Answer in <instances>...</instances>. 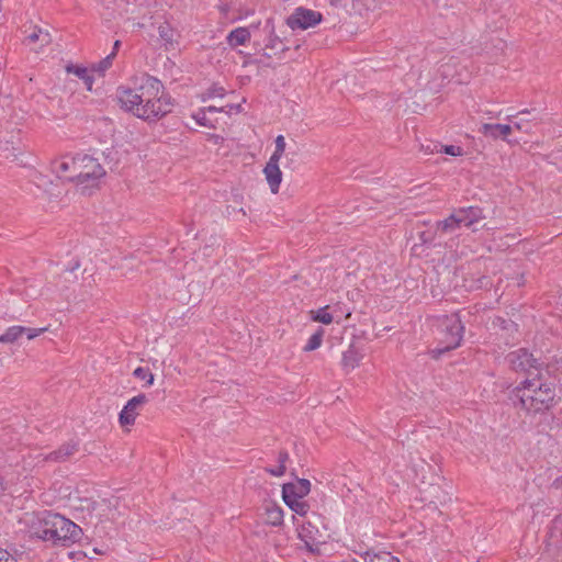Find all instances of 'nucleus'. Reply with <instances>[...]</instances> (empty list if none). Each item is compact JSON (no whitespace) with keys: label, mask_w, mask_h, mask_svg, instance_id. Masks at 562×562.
<instances>
[{"label":"nucleus","mask_w":562,"mask_h":562,"mask_svg":"<svg viewBox=\"0 0 562 562\" xmlns=\"http://www.w3.org/2000/svg\"><path fill=\"white\" fill-rule=\"evenodd\" d=\"M0 562H18V561L8 551L0 550Z\"/></svg>","instance_id":"obj_41"},{"label":"nucleus","mask_w":562,"mask_h":562,"mask_svg":"<svg viewBox=\"0 0 562 562\" xmlns=\"http://www.w3.org/2000/svg\"><path fill=\"white\" fill-rule=\"evenodd\" d=\"M364 562H400L397 558L393 557L390 552L380 551L372 553L367 551L364 553Z\"/></svg>","instance_id":"obj_25"},{"label":"nucleus","mask_w":562,"mask_h":562,"mask_svg":"<svg viewBox=\"0 0 562 562\" xmlns=\"http://www.w3.org/2000/svg\"><path fill=\"white\" fill-rule=\"evenodd\" d=\"M361 359L362 355L355 347L351 346L348 348V350H346L342 353L341 363L344 368L348 370H353L356 367L359 366Z\"/></svg>","instance_id":"obj_21"},{"label":"nucleus","mask_w":562,"mask_h":562,"mask_svg":"<svg viewBox=\"0 0 562 562\" xmlns=\"http://www.w3.org/2000/svg\"><path fill=\"white\" fill-rule=\"evenodd\" d=\"M311 491V482L306 479H299L295 483H286L282 486L283 499L304 498Z\"/></svg>","instance_id":"obj_13"},{"label":"nucleus","mask_w":562,"mask_h":562,"mask_svg":"<svg viewBox=\"0 0 562 562\" xmlns=\"http://www.w3.org/2000/svg\"><path fill=\"white\" fill-rule=\"evenodd\" d=\"M133 375L137 379L145 380L147 385L154 384V374L143 367H138L134 370Z\"/></svg>","instance_id":"obj_33"},{"label":"nucleus","mask_w":562,"mask_h":562,"mask_svg":"<svg viewBox=\"0 0 562 562\" xmlns=\"http://www.w3.org/2000/svg\"><path fill=\"white\" fill-rule=\"evenodd\" d=\"M74 162H76V156H63L52 162V170L59 179L75 182L71 179Z\"/></svg>","instance_id":"obj_15"},{"label":"nucleus","mask_w":562,"mask_h":562,"mask_svg":"<svg viewBox=\"0 0 562 562\" xmlns=\"http://www.w3.org/2000/svg\"><path fill=\"white\" fill-rule=\"evenodd\" d=\"M263 173L272 193H278L282 180V172L279 168V160L270 158L267 162Z\"/></svg>","instance_id":"obj_16"},{"label":"nucleus","mask_w":562,"mask_h":562,"mask_svg":"<svg viewBox=\"0 0 562 562\" xmlns=\"http://www.w3.org/2000/svg\"><path fill=\"white\" fill-rule=\"evenodd\" d=\"M507 361L513 370L524 372H530L533 369L537 373H540L543 366V362L524 348L510 352L507 356Z\"/></svg>","instance_id":"obj_7"},{"label":"nucleus","mask_w":562,"mask_h":562,"mask_svg":"<svg viewBox=\"0 0 562 562\" xmlns=\"http://www.w3.org/2000/svg\"><path fill=\"white\" fill-rule=\"evenodd\" d=\"M514 127L517 130H520L521 126L519 123H515ZM513 125L510 124H494V137L502 136L504 139H506V136L512 132Z\"/></svg>","instance_id":"obj_31"},{"label":"nucleus","mask_w":562,"mask_h":562,"mask_svg":"<svg viewBox=\"0 0 562 562\" xmlns=\"http://www.w3.org/2000/svg\"><path fill=\"white\" fill-rule=\"evenodd\" d=\"M114 57L115 53L109 54L106 57H104L102 60H100L97 65L93 66V70L98 71L99 74H104L112 66Z\"/></svg>","instance_id":"obj_32"},{"label":"nucleus","mask_w":562,"mask_h":562,"mask_svg":"<svg viewBox=\"0 0 562 562\" xmlns=\"http://www.w3.org/2000/svg\"><path fill=\"white\" fill-rule=\"evenodd\" d=\"M120 46H121V41H119V40H117V41H115V42H114V45H113V50H112V53H115V54H116V53H117V50H119V48H120Z\"/></svg>","instance_id":"obj_46"},{"label":"nucleus","mask_w":562,"mask_h":562,"mask_svg":"<svg viewBox=\"0 0 562 562\" xmlns=\"http://www.w3.org/2000/svg\"><path fill=\"white\" fill-rule=\"evenodd\" d=\"M145 98L139 108H136V117L147 122H156L170 113L173 100L164 92V86L155 77H144Z\"/></svg>","instance_id":"obj_3"},{"label":"nucleus","mask_w":562,"mask_h":562,"mask_svg":"<svg viewBox=\"0 0 562 562\" xmlns=\"http://www.w3.org/2000/svg\"><path fill=\"white\" fill-rule=\"evenodd\" d=\"M4 493V486L3 483L0 481V496H2Z\"/></svg>","instance_id":"obj_50"},{"label":"nucleus","mask_w":562,"mask_h":562,"mask_svg":"<svg viewBox=\"0 0 562 562\" xmlns=\"http://www.w3.org/2000/svg\"><path fill=\"white\" fill-rule=\"evenodd\" d=\"M323 335H324L323 328H319L316 333H314L310 337L307 344L305 345L304 351H313V350L317 349L322 345Z\"/></svg>","instance_id":"obj_30"},{"label":"nucleus","mask_w":562,"mask_h":562,"mask_svg":"<svg viewBox=\"0 0 562 562\" xmlns=\"http://www.w3.org/2000/svg\"><path fill=\"white\" fill-rule=\"evenodd\" d=\"M480 217V210L475 207L459 209L448 218L437 222V231L441 233H453L458 228L469 227Z\"/></svg>","instance_id":"obj_6"},{"label":"nucleus","mask_w":562,"mask_h":562,"mask_svg":"<svg viewBox=\"0 0 562 562\" xmlns=\"http://www.w3.org/2000/svg\"><path fill=\"white\" fill-rule=\"evenodd\" d=\"M3 334L5 336L7 344H14L24 335V326H11L7 328Z\"/></svg>","instance_id":"obj_27"},{"label":"nucleus","mask_w":562,"mask_h":562,"mask_svg":"<svg viewBox=\"0 0 562 562\" xmlns=\"http://www.w3.org/2000/svg\"><path fill=\"white\" fill-rule=\"evenodd\" d=\"M78 451V442L70 440L61 445L57 450L46 454L44 461L65 462Z\"/></svg>","instance_id":"obj_17"},{"label":"nucleus","mask_w":562,"mask_h":562,"mask_svg":"<svg viewBox=\"0 0 562 562\" xmlns=\"http://www.w3.org/2000/svg\"><path fill=\"white\" fill-rule=\"evenodd\" d=\"M0 344H7L4 334L0 335Z\"/></svg>","instance_id":"obj_49"},{"label":"nucleus","mask_w":562,"mask_h":562,"mask_svg":"<svg viewBox=\"0 0 562 562\" xmlns=\"http://www.w3.org/2000/svg\"><path fill=\"white\" fill-rule=\"evenodd\" d=\"M555 397L551 383L543 382L541 373L533 379H526L519 385L508 389V398L515 407L537 414L548 411Z\"/></svg>","instance_id":"obj_1"},{"label":"nucleus","mask_w":562,"mask_h":562,"mask_svg":"<svg viewBox=\"0 0 562 562\" xmlns=\"http://www.w3.org/2000/svg\"><path fill=\"white\" fill-rule=\"evenodd\" d=\"M328 306L322 307L317 311H311V317L314 322H319L322 324L328 325L333 322V315L327 312Z\"/></svg>","instance_id":"obj_28"},{"label":"nucleus","mask_w":562,"mask_h":562,"mask_svg":"<svg viewBox=\"0 0 562 562\" xmlns=\"http://www.w3.org/2000/svg\"><path fill=\"white\" fill-rule=\"evenodd\" d=\"M67 72L76 75L82 79L88 87V90L92 89L93 78L89 75L87 68L69 65L66 67Z\"/></svg>","instance_id":"obj_24"},{"label":"nucleus","mask_w":562,"mask_h":562,"mask_svg":"<svg viewBox=\"0 0 562 562\" xmlns=\"http://www.w3.org/2000/svg\"><path fill=\"white\" fill-rule=\"evenodd\" d=\"M482 128L484 130V133L486 134L490 130H492V125L488 123H484L482 125Z\"/></svg>","instance_id":"obj_48"},{"label":"nucleus","mask_w":562,"mask_h":562,"mask_svg":"<svg viewBox=\"0 0 562 562\" xmlns=\"http://www.w3.org/2000/svg\"><path fill=\"white\" fill-rule=\"evenodd\" d=\"M25 42L29 45L40 43V46L44 47L52 42V36L47 31L34 26L33 32L25 37Z\"/></svg>","instance_id":"obj_20"},{"label":"nucleus","mask_w":562,"mask_h":562,"mask_svg":"<svg viewBox=\"0 0 562 562\" xmlns=\"http://www.w3.org/2000/svg\"><path fill=\"white\" fill-rule=\"evenodd\" d=\"M494 326H498L508 337H513L517 333V325L513 321H507L502 317L494 319Z\"/></svg>","instance_id":"obj_29"},{"label":"nucleus","mask_w":562,"mask_h":562,"mask_svg":"<svg viewBox=\"0 0 562 562\" xmlns=\"http://www.w3.org/2000/svg\"><path fill=\"white\" fill-rule=\"evenodd\" d=\"M437 326L441 335V346L431 350L432 358L435 359H438L445 352L459 347L464 333V326L462 325L458 313L439 316L437 318Z\"/></svg>","instance_id":"obj_4"},{"label":"nucleus","mask_w":562,"mask_h":562,"mask_svg":"<svg viewBox=\"0 0 562 562\" xmlns=\"http://www.w3.org/2000/svg\"><path fill=\"white\" fill-rule=\"evenodd\" d=\"M105 176V170L98 161L87 154L76 155V162L72 166L71 179L86 193L87 189L97 188L99 180Z\"/></svg>","instance_id":"obj_5"},{"label":"nucleus","mask_w":562,"mask_h":562,"mask_svg":"<svg viewBox=\"0 0 562 562\" xmlns=\"http://www.w3.org/2000/svg\"><path fill=\"white\" fill-rule=\"evenodd\" d=\"M224 108H225V113H229L232 111H235V112L243 111L241 104H228V105H225Z\"/></svg>","instance_id":"obj_43"},{"label":"nucleus","mask_w":562,"mask_h":562,"mask_svg":"<svg viewBox=\"0 0 562 562\" xmlns=\"http://www.w3.org/2000/svg\"><path fill=\"white\" fill-rule=\"evenodd\" d=\"M458 60L454 57L448 59V61L443 63L439 67V72L445 79H452L456 76H460V72L457 69Z\"/></svg>","instance_id":"obj_23"},{"label":"nucleus","mask_w":562,"mask_h":562,"mask_svg":"<svg viewBox=\"0 0 562 562\" xmlns=\"http://www.w3.org/2000/svg\"><path fill=\"white\" fill-rule=\"evenodd\" d=\"M148 401L149 400L147 395L144 393H140L128 400L119 414V422L121 426L134 425L137 416L139 415V411L145 404L148 403Z\"/></svg>","instance_id":"obj_10"},{"label":"nucleus","mask_w":562,"mask_h":562,"mask_svg":"<svg viewBox=\"0 0 562 562\" xmlns=\"http://www.w3.org/2000/svg\"><path fill=\"white\" fill-rule=\"evenodd\" d=\"M283 501L294 513L300 516H305L310 509V505L303 501V498Z\"/></svg>","instance_id":"obj_26"},{"label":"nucleus","mask_w":562,"mask_h":562,"mask_svg":"<svg viewBox=\"0 0 562 562\" xmlns=\"http://www.w3.org/2000/svg\"><path fill=\"white\" fill-rule=\"evenodd\" d=\"M337 1H338V0H330V3H335V2H337Z\"/></svg>","instance_id":"obj_51"},{"label":"nucleus","mask_w":562,"mask_h":562,"mask_svg":"<svg viewBox=\"0 0 562 562\" xmlns=\"http://www.w3.org/2000/svg\"><path fill=\"white\" fill-rule=\"evenodd\" d=\"M546 541L549 550H562V514L555 516L551 521Z\"/></svg>","instance_id":"obj_14"},{"label":"nucleus","mask_w":562,"mask_h":562,"mask_svg":"<svg viewBox=\"0 0 562 562\" xmlns=\"http://www.w3.org/2000/svg\"><path fill=\"white\" fill-rule=\"evenodd\" d=\"M250 38V29L237 27L227 35V43L232 47L244 45Z\"/></svg>","instance_id":"obj_19"},{"label":"nucleus","mask_w":562,"mask_h":562,"mask_svg":"<svg viewBox=\"0 0 562 562\" xmlns=\"http://www.w3.org/2000/svg\"><path fill=\"white\" fill-rule=\"evenodd\" d=\"M34 533L44 541L68 547L81 538L82 530L74 521L59 514L44 512L38 518V527Z\"/></svg>","instance_id":"obj_2"},{"label":"nucleus","mask_w":562,"mask_h":562,"mask_svg":"<svg viewBox=\"0 0 562 562\" xmlns=\"http://www.w3.org/2000/svg\"><path fill=\"white\" fill-rule=\"evenodd\" d=\"M285 150V139L282 135L277 136L276 138V149L274 153L271 155L270 158H276L277 160H280L281 156L283 155Z\"/></svg>","instance_id":"obj_34"},{"label":"nucleus","mask_w":562,"mask_h":562,"mask_svg":"<svg viewBox=\"0 0 562 562\" xmlns=\"http://www.w3.org/2000/svg\"><path fill=\"white\" fill-rule=\"evenodd\" d=\"M381 8V0H352L351 10L360 16H369Z\"/></svg>","instance_id":"obj_18"},{"label":"nucleus","mask_w":562,"mask_h":562,"mask_svg":"<svg viewBox=\"0 0 562 562\" xmlns=\"http://www.w3.org/2000/svg\"><path fill=\"white\" fill-rule=\"evenodd\" d=\"M144 81L137 89L119 87L116 90V99L121 108L136 116V108H139L145 98Z\"/></svg>","instance_id":"obj_8"},{"label":"nucleus","mask_w":562,"mask_h":562,"mask_svg":"<svg viewBox=\"0 0 562 562\" xmlns=\"http://www.w3.org/2000/svg\"><path fill=\"white\" fill-rule=\"evenodd\" d=\"M321 21L322 14L319 12L300 7L286 19V25L291 30H307L317 25Z\"/></svg>","instance_id":"obj_9"},{"label":"nucleus","mask_w":562,"mask_h":562,"mask_svg":"<svg viewBox=\"0 0 562 562\" xmlns=\"http://www.w3.org/2000/svg\"><path fill=\"white\" fill-rule=\"evenodd\" d=\"M265 31L269 34L268 42L265 44V56L271 57L270 50L273 55L278 53H284L289 49L283 41L274 33V24L272 19H268L265 23Z\"/></svg>","instance_id":"obj_12"},{"label":"nucleus","mask_w":562,"mask_h":562,"mask_svg":"<svg viewBox=\"0 0 562 562\" xmlns=\"http://www.w3.org/2000/svg\"><path fill=\"white\" fill-rule=\"evenodd\" d=\"M299 537L310 552L318 551L322 541V532L311 521L303 522L299 529Z\"/></svg>","instance_id":"obj_11"},{"label":"nucleus","mask_w":562,"mask_h":562,"mask_svg":"<svg viewBox=\"0 0 562 562\" xmlns=\"http://www.w3.org/2000/svg\"><path fill=\"white\" fill-rule=\"evenodd\" d=\"M46 330H47L46 327H43V328L24 327V335H26L27 339H34L37 336H40L41 334L45 333Z\"/></svg>","instance_id":"obj_39"},{"label":"nucleus","mask_w":562,"mask_h":562,"mask_svg":"<svg viewBox=\"0 0 562 562\" xmlns=\"http://www.w3.org/2000/svg\"><path fill=\"white\" fill-rule=\"evenodd\" d=\"M206 112H210V113H215V112H225V108L224 106H221V108H216V106H207L204 109Z\"/></svg>","instance_id":"obj_45"},{"label":"nucleus","mask_w":562,"mask_h":562,"mask_svg":"<svg viewBox=\"0 0 562 562\" xmlns=\"http://www.w3.org/2000/svg\"><path fill=\"white\" fill-rule=\"evenodd\" d=\"M159 36L167 43L173 41V30L168 24H162L158 27Z\"/></svg>","instance_id":"obj_36"},{"label":"nucleus","mask_w":562,"mask_h":562,"mask_svg":"<svg viewBox=\"0 0 562 562\" xmlns=\"http://www.w3.org/2000/svg\"><path fill=\"white\" fill-rule=\"evenodd\" d=\"M193 119L195 122L205 127H213L212 122L206 116V111L204 109H200L196 113L193 114Z\"/></svg>","instance_id":"obj_35"},{"label":"nucleus","mask_w":562,"mask_h":562,"mask_svg":"<svg viewBox=\"0 0 562 562\" xmlns=\"http://www.w3.org/2000/svg\"><path fill=\"white\" fill-rule=\"evenodd\" d=\"M266 521L271 526H281L283 522V509L277 505H269L266 507Z\"/></svg>","instance_id":"obj_22"},{"label":"nucleus","mask_w":562,"mask_h":562,"mask_svg":"<svg viewBox=\"0 0 562 562\" xmlns=\"http://www.w3.org/2000/svg\"><path fill=\"white\" fill-rule=\"evenodd\" d=\"M419 239L422 244H430L434 239L432 235L428 232H422L419 234Z\"/></svg>","instance_id":"obj_42"},{"label":"nucleus","mask_w":562,"mask_h":562,"mask_svg":"<svg viewBox=\"0 0 562 562\" xmlns=\"http://www.w3.org/2000/svg\"><path fill=\"white\" fill-rule=\"evenodd\" d=\"M440 151L450 155V156H460L462 155V148L454 145H441Z\"/></svg>","instance_id":"obj_38"},{"label":"nucleus","mask_w":562,"mask_h":562,"mask_svg":"<svg viewBox=\"0 0 562 562\" xmlns=\"http://www.w3.org/2000/svg\"><path fill=\"white\" fill-rule=\"evenodd\" d=\"M285 465H279L278 468H267L266 471L272 476H282L285 473Z\"/></svg>","instance_id":"obj_40"},{"label":"nucleus","mask_w":562,"mask_h":562,"mask_svg":"<svg viewBox=\"0 0 562 562\" xmlns=\"http://www.w3.org/2000/svg\"><path fill=\"white\" fill-rule=\"evenodd\" d=\"M289 460V453L286 451H280L278 456L279 465H285Z\"/></svg>","instance_id":"obj_44"},{"label":"nucleus","mask_w":562,"mask_h":562,"mask_svg":"<svg viewBox=\"0 0 562 562\" xmlns=\"http://www.w3.org/2000/svg\"><path fill=\"white\" fill-rule=\"evenodd\" d=\"M226 91L223 87L213 85L210 87L206 91L207 98H223L225 95Z\"/></svg>","instance_id":"obj_37"},{"label":"nucleus","mask_w":562,"mask_h":562,"mask_svg":"<svg viewBox=\"0 0 562 562\" xmlns=\"http://www.w3.org/2000/svg\"><path fill=\"white\" fill-rule=\"evenodd\" d=\"M220 10L222 11L223 14H227L228 5L227 4H222V5H220Z\"/></svg>","instance_id":"obj_47"}]
</instances>
